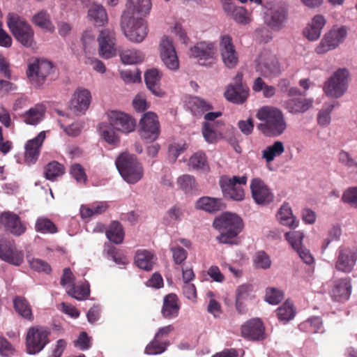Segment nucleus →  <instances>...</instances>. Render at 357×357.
Instances as JSON below:
<instances>
[{"instance_id": "obj_31", "label": "nucleus", "mask_w": 357, "mask_h": 357, "mask_svg": "<svg viewBox=\"0 0 357 357\" xmlns=\"http://www.w3.org/2000/svg\"><path fill=\"white\" fill-rule=\"evenodd\" d=\"M161 73L156 68L148 70L144 74V80L147 88L156 96H162L164 92L160 89Z\"/></svg>"}, {"instance_id": "obj_10", "label": "nucleus", "mask_w": 357, "mask_h": 357, "mask_svg": "<svg viewBox=\"0 0 357 357\" xmlns=\"http://www.w3.org/2000/svg\"><path fill=\"white\" fill-rule=\"evenodd\" d=\"M54 70L53 65L46 60H35L29 63L26 70L27 77L36 87L41 86Z\"/></svg>"}, {"instance_id": "obj_42", "label": "nucleus", "mask_w": 357, "mask_h": 357, "mask_svg": "<svg viewBox=\"0 0 357 357\" xmlns=\"http://www.w3.org/2000/svg\"><path fill=\"white\" fill-rule=\"evenodd\" d=\"M108 207L107 202H99L91 206L83 205L80 208V214L82 218H87L105 213Z\"/></svg>"}, {"instance_id": "obj_22", "label": "nucleus", "mask_w": 357, "mask_h": 357, "mask_svg": "<svg viewBox=\"0 0 357 357\" xmlns=\"http://www.w3.org/2000/svg\"><path fill=\"white\" fill-rule=\"evenodd\" d=\"M252 197L259 205H266L271 202L273 195L270 189L260 178H253L250 183Z\"/></svg>"}, {"instance_id": "obj_1", "label": "nucleus", "mask_w": 357, "mask_h": 357, "mask_svg": "<svg viewBox=\"0 0 357 357\" xmlns=\"http://www.w3.org/2000/svg\"><path fill=\"white\" fill-rule=\"evenodd\" d=\"M256 116L261 121L257 125V129L267 137L280 136L287 129V125L284 114L278 108L269 106L262 107L257 111Z\"/></svg>"}, {"instance_id": "obj_49", "label": "nucleus", "mask_w": 357, "mask_h": 357, "mask_svg": "<svg viewBox=\"0 0 357 357\" xmlns=\"http://www.w3.org/2000/svg\"><path fill=\"white\" fill-rule=\"evenodd\" d=\"M177 184L185 192H190L197 189V183L194 176L189 174L179 176L177 179Z\"/></svg>"}, {"instance_id": "obj_35", "label": "nucleus", "mask_w": 357, "mask_h": 357, "mask_svg": "<svg viewBox=\"0 0 357 357\" xmlns=\"http://www.w3.org/2000/svg\"><path fill=\"white\" fill-rule=\"evenodd\" d=\"M155 261L153 254L146 250H139L135 257V264L141 269L151 271Z\"/></svg>"}, {"instance_id": "obj_59", "label": "nucleus", "mask_w": 357, "mask_h": 357, "mask_svg": "<svg viewBox=\"0 0 357 357\" xmlns=\"http://www.w3.org/2000/svg\"><path fill=\"white\" fill-rule=\"evenodd\" d=\"M70 174L78 183H84L86 181L84 169L79 164L75 163L72 165Z\"/></svg>"}, {"instance_id": "obj_26", "label": "nucleus", "mask_w": 357, "mask_h": 357, "mask_svg": "<svg viewBox=\"0 0 357 357\" xmlns=\"http://www.w3.org/2000/svg\"><path fill=\"white\" fill-rule=\"evenodd\" d=\"M215 50L214 43L202 41L190 48V56L198 59L199 61H206L213 58Z\"/></svg>"}, {"instance_id": "obj_13", "label": "nucleus", "mask_w": 357, "mask_h": 357, "mask_svg": "<svg viewBox=\"0 0 357 357\" xmlns=\"http://www.w3.org/2000/svg\"><path fill=\"white\" fill-rule=\"evenodd\" d=\"M225 98L234 104H243L249 96V88L243 84V74L238 73L225 92Z\"/></svg>"}, {"instance_id": "obj_48", "label": "nucleus", "mask_w": 357, "mask_h": 357, "mask_svg": "<svg viewBox=\"0 0 357 357\" xmlns=\"http://www.w3.org/2000/svg\"><path fill=\"white\" fill-rule=\"evenodd\" d=\"M254 266L256 268L268 269L271 266V259L264 251H258L253 258Z\"/></svg>"}, {"instance_id": "obj_6", "label": "nucleus", "mask_w": 357, "mask_h": 357, "mask_svg": "<svg viewBox=\"0 0 357 357\" xmlns=\"http://www.w3.org/2000/svg\"><path fill=\"white\" fill-rule=\"evenodd\" d=\"M255 62L256 71L266 78L278 77L282 73L277 56L268 50L261 52Z\"/></svg>"}, {"instance_id": "obj_58", "label": "nucleus", "mask_w": 357, "mask_h": 357, "mask_svg": "<svg viewBox=\"0 0 357 357\" xmlns=\"http://www.w3.org/2000/svg\"><path fill=\"white\" fill-rule=\"evenodd\" d=\"M189 104L192 107H194L195 109L201 112L208 111L213 108L211 103L197 96L190 98Z\"/></svg>"}, {"instance_id": "obj_54", "label": "nucleus", "mask_w": 357, "mask_h": 357, "mask_svg": "<svg viewBox=\"0 0 357 357\" xmlns=\"http://www.w3.org/2000/svg\"><path fill=\"white\" fill-rule=\"evenodd\" d=\"M285 237L294 250H297L303 247L302 242L304 237L303 232L300 231L287 232L285 234Z\"/></svg>"}, {"instance_id": "obj_23", "label": "nucleus", "mask_w": 357, "mask_h": 357, "mask_svg": "<svg viewBox=\"0 0 357 357\" xmlns=\"http://www.w3.org/2000/svg\"><path fill=\"white\" fill-rule=\"evenodd\" d=\"M91 96L87 89L77 90L70 100V109L77 115L83 114L88 109Z\"/></svg>"}, {"instance_id": "obj_43", "label": "nucleus", "mask_w": 357, "mask_h": 357, "mask_svg": "<svg viewBox=\"0 0 357 357\" xmlns=\"http://www.w3.org/2000/svg\"><path fill=\"white\" fill-rule=\"evenodd\" d=\"M278 219L281 224L290 227L291 228H295L298 224L296 223V218L293 215L291 209L288 204H283L278 213Z\"/></svg>"}, {"instance_id": "obj_29", "label": "nucleus", "mask_w": 357, "mask_h": 357, "mask_svg": "<svg viewBox=\"0 0 357 357\" xmlns=\"http://www.w3.org/2000/svg\"><path fill=\"white\" fill-rule=\"evenodd\" d=\"M323 15H317L303 30L304 36L310 40H317L321 35V30L326 24Z\"/></svg>"}, {"instance_id": "obj_18", "label": "nucleus", "mask_w": 357, "mask_h": 357, "mask_svg": "<svg viewBox=\"0 0 357 357\" xmlns=\"http://www.w3.org/2000/svg\"><path fill=\"white\" fill-rule=\"evenodd\" d=\"M161 59L165 66L171 70H176L179 67L178 59L172 40L163 37L160 43Z\"/></svg>"}, {"instance_id": "obj_3", "label": "nucleus", "mask_w": 357, "mask_h": 357, "mask_svg": "<svg viewBox=\"0 0 357 357\" xmlns=\"http://www.w3.org/2000/svg\"><path fill=\"white\" fill-rule=\"evenodd\" d=\"M121 29L131 42L142 43L148 34V27L142 17L132 15L130 11H123L121 17Z\"/></svg>"}, {"instance_id": "obj_11", "label": "nucleus", "mask_w": 357, "mask_h": 357, "mask_svg": "<svg viewBox=\"0 0 357 357\" xmlns=\"http://www.w3.org/2000/svg\"><path fill=\"white\" fill-rule=\"evenodd\" d=\"M348 77L349 72L345 68L335 72L325 84L324 91L326 95L336 98L341 97L347 89Z\"/></svg>"}, {"instance_id": "obj_32", "label": "nucleus", "mask_w": 357, "mask_h": 357, "mask_svg": "<svg viewBox=\"0 0 357 357\" xmlns=\"http://www.w3.org/2000/svg\"><path fill=\"white\" fill-rule=\"evenodd\" d=\"M223 9L227 15L232 17L237 23L246 24L249 21L248 12L245 8L236 6L231 0L224 3Z\"/></svg>"}, {"instance_id": "obj_16", "label": "nucleus", "mask_w": 357, "mask_h": 357, "mask_svg": "<svg viewBox=\"0 0 357 357\" xmlns=\"http://www.w3.org/2000/svg\"><path fill=\"white\" fill-rule=\"evenodd\" d=\"M0 259L10 264L19 266L24 261V252L17 248L13 241L0 238Z\"/></svg>"}, {"instance_id": "obj_30", "label": "nucleus", "mask_w": 357, "mask_h": 357, "mask_svg": "<svg viewBox=\"0 0 357 357\" xmlns=\"http://www.w3.org/2000/svg\"><path fill=\"white\" fill-rule=\"evenodd\" d=\"M180 306L176 294H169L165 296L161 314L165 319H172L178 314Z\"/></svg>"}, {"instance_id": "obj_20", "label": "nucleus", "mask_w": 357, "mask_h": 357, "mask_svg": "<svg viewBox=\"0 0 357 357\" xmlns=\"http://www.w3.org/2000/svg\"><path fill=\"white\" fill-rule=\"evenodd\" d=\"M220 51L225 65L229 68H234L238 63V57L230 36L220 37Z\"/></svg>"}, {"instance_id": "obj_47", "label": "nucleus", "mask_w": 357, "mask_h": 357, "mask_svg": "<svg viewBox=\"0 0 357 357\" xmlns=\"http://www.w3.org/2000/svg\"><path fill=\"white\" fill-rule=\"evenodd\" d=\"M295 313L293 304L289 301H286L278 309V317L280 321L284 323L294 319Z\"/></svg>"}, {"instance_id": "obj_55", "label": "nucleus", "mask_w": 357, "mask_h": 357, "mask_svg": "<svg viewBox=\"0 0 357 357\" xmlns=\"http://www.w3.org/2000/svg\"><path fill=\"white\" fill-rule=\"evenodd\" d=\"M68 294L73 298L82 301L85 299L89 295V289L88 287L84 285H77L75 284L72 285L70 290L67 291Z\"/></svg>"}, {"instance_id": "obj_64", "label": "nucleus", "mask_w": 357, "mask_h": 357, "mask_svg": "<svg viewBox=\"0 0 357 357\" xmlns=\"http://www.w3.org/2000/svg\"><path fill=\"white\" fill-rule=\"evenodd\" d=\"M343 202L357 206V187L347 189L342 197Z\"/></svg>"}, {"instance_id": "obj_34", "label": "nucleus", "mask_w": 357, "mask_h": 357, "mask_svg": "<svg viewBox=\"0 0 357 357\" xmlns=\"http://www.w3.org/2000/svg\"><path fill=\"white\" fill-rule=\"evenodd\" d=\"M196 208L209 213H214L223 210L225 208V204L220 199L203 197L197 201Z\"/></svg>"}, {"instance_id": "obj_27", "label": "nucleus", "mask_w": 357, "mask_h": 357, "mask_svg": "<svg viewBox=\"0 0 357 357\" xmlns=\"http://www.w3.org/2000/svg\"><path fill=\"white\" fill-rule=\"evenodd\" d=\"M45 139V132L42 131L35 138L27 142L25 146V160L28 164H32L36 161Z\"/></svg>"}, {"instance_id": "obj_7", "label": "nucleus", "mask_w": 357, "mask_h": 357, "mask_svg": "<svg viewBox=\"0 0 357 357\" xmlns=\"http://www.w3.org/2000/svg\"><path fill=\"white\" fill-rule=\"evenodd\" d=\"M246 182L247 177L245 176H234L232 177L224 176L220 178L219 184L225 197L241 202L245 197L243 185H245Z\"/></svg>"}, {"instance_id": "obj_56", "label": "nucleus", "mask_w": 357, "mask_h": 357, "mask_svg": "<svg viewBox=\"0 0 357 357\" xmlns=\"http://www.w3.org/2000/svg\"><path fill=\"white\" fill-rule=\"evenodd\" d=\"M168 343L160 342L158 339H154L146 346L145 354L148 355H157L166 350Z\"/></svg>"}, {"instance_id": "obj_19", "label": "nucleus", "mask_w": 357, "mask_h": 357, "mask_svg": "<svg viewBox=\"0 0 357 357\" xmlns=\"http://www.w3.org/2000/svg\"><path fill=\"white\" fill-rule=\"evenodd\" d=\"M108 116L109 123L116 130L129 133L135 128V120L128 114L119 111H111Z\"/></svg>"}, {"instance_id": "obj_62", "label": "nucleus", "mask_w": 357, "mask_h": 357, "mask_svg": "<svg viewBox=\"0 0 357 357\" xmlns=\"http://www.w3.org/2000/svg\"><path fill=\"white\" fill-rule=\"evenodd\" d=\"M202 135L205 140L208 143H215L218 141V130H212L211 127L208 123H203Z\"/></svg>"}, {"instance_id": "obj_33", "label": "nucleus", "mask_w": 357, "mask_h": 357, "mask_svg": "<svg viewBox=\"0 0 357 357\" xmlns=\"http://www.w3.org/2000/svg\"><path fill=\"white\" fill-rule=\"evenodd\" d=\"M88 17L96 26H103L108 21L105 8L100 4L93 3L88 10Z\"/></svg>"}, {"instance_id": "obj_53", "label": "nucleus", "mask_w": 357, "mask_h": 357, "mask_svg": "<svg viewBox=\"0 0 357 357\" xmlns=\"http://www.w3.org/2000/svg\"><path fill=\"white\" fill-rule=\"evenodd\" d=\"M121 78L126 84H132L141 82V72L135 68L132 70H120Z\"/></svg>"}, {"instance_id": "obj_46", "label": "nucleus", "mask_w": 357, "mask_h": 357, "mask_svg": "<svg viewBox=\"0 0 357 357\" xmlns=\"http://www.w3.org/2000/svg\"><path fill=\"white\" fill-rule=\"evenodd\" d=\"M33 22L40 27L49 31H54V26L52 25L50 16L46 11L42 10L33 17Z\"/></svg>"}, {"instance_id": "obj_2", "label": "nucleus", "mask_w": 357, "mask_h": 357, "mask_svg": "<svg viewBox=\"0 0 357 357\" xmlns=\"http://www.w3.org/2000/svg\"><path fill=\"white\" fill-rule=\"evenodd\" d=\"M213 226L220 234L216 237V240L222 244L237 245L238 235L244 227L242 218L238 215L226 212L215 218Z\"/></svg>"}, {"instance_id": "obj_44", "label": "nucleus", "mask_w": 357, "mask_h": 357, "mask_svg": "<svg viewBox=\"0 0 357 357\" xmlns=\"http://www.w3.org/2000/svg\"><path fill=\"white\" fill-rule=\"evenodd\" d=\"M65 173L63 165L56 161L49 162L45 170V178L48 180H54L56 178L61 176Z\"/></svg>"}, {"instance_id": "obj_63", "label": "nucleus", "mask_w": 357, "mask_h": 357, "mask_svg": "<svg viewBox=\"0 0 357 357\" xmlns=\"http://www.w3.org/2000/svg\"><path fill=\"white\" fill-rule=\"evenodd\" d=\"M15 350L13 346L3 336H0V355L10 357L14 354Z\"/></svg>"}, {"instance_id": "obj_41", "label": "nucleus", "mask_w": 357, "mask_h": 357, "mask_svg": "<svg viewBox=\"0 0 357 357\" xmlns=\"http://www.w3.org/2000/svg\"><path fill=\"white\" fill-rule=\"evenodd\" d=\"M121 61L125 64H135L142 62L144 54L135 49H128L120 52Z\"/></svg>"}, {"instance_id": "obj_39", "label": "nucleus", "mask_w": 357, "mask_h": 357, "mask_svg": "<svg viewBox=\"0 0 357 357\" xmlns=\"http://www.w3.org/2000/svg\"><path fill=\"white\" fill-rule=\"evenodd\" d=\"M284 152V146L282 142L275 141L262 151V158L266 162H273L276 157L280 156Z\"/></svg>"}, {"instance_id": "obj_9", "label": "nucleus", "mask_w": 357, "mask_h": 357, "mask_svg": "<svg viewBox=\"0 0 357 357\" xmlns=\"http://www.w3.org/2000/svg\"><path fill=\"white\" fill-rule=\"evenodd\" d=\"M50 332L41 326L31 327L26 334V346L29 354L39 353L49 342Z\"/></svg>"}, {"instance_id": "obj_45", "label": "nucleus", "mask_w": 357, "mask_h": 357, "mask_svg": "<svg viewBox=\"0 0 357 357\" xmlns=\"http://www.w3.org/2000/svg\"><path fill=\"white\" fill-rule=\"evenodd\" d=\"M114 128L111 123L109 124L102 123L99 126V130L103 139L110 144H116L119 142V137L116 135Z\"/></svg>"}, {"instance_id": "obj_14", "label": "nucleus", "mask_w": 357, "mask_h": 357, "mask_svg": "<svg viewBox=\"0 0 357 357\" xmlns=\"http://www.w3.org/2000/svg\"><path fill=\"white\" fill-rule=\"evenodd\" d=\"M347 35V30L344 26L331 29L324 35L319 45L317 47V53L324 54L330 50L335 49L340 43H343Z\"/></svg>"}, {"instance_id": "obj_51", "label": "nucleus", "mask_w": 357, "mask_h": 357, "mask_svg": "<svg viewBox=\"0 0 357 357\" xmlns=\"http://www.w3.org/2000/svg\"><path fill=\"white\" fill-rule=\"evenodd\" d=\"M36 229L41 233L54 234L57 231L55 225L46 218H38L36 222Z\"/></svg>"}, {"instance_id": "obj_60", "label": "nucleus", "mask_w": 357, "mask_h": 357, "mask_svg": "<svg viewBox=\"0 0 357 357\" xmlns=\"http://www.w3.org/2000/svg\"><path fill=\"white\" fill-rule=\"evenodd\" d=\"M27 259L30 266L33 270L37 271L38 272H45L46 273H48L51 271L50 266L45 261L39 259H30L29 257H27Z\"/></svg>"}, {"instance_id": "obj_38", "label": "nucleus", "mask_w": 357, "mask_h": 357, "mask_svg": "<svg viewBox=\"0 0 357 357\" xmlns=\"http://www.w3.org/2000/svg\"><path fill=\"white\" fill-rule=\"evenodd\" d=\"M151 7V0H128L125 11H130L134 16L136 14L144 15L149 12Z\"/></svg>"}, {"instance_id": "obj_24", "label": "nucleus", "mask_w": 357, "mask_h": 357, "mask_svg": "<svg viewBox=\"0 0 357 357\" xmlns=\"http://www.w3.org/2000/svg\"><path fill=\"white\" fill-rule=\"evenodd\" d=\"M242 335L251 340H260L264 338V327L259 319H252L241 327Z\"/></svg>"}, {"instance_id": "obj_4", "label": "nucleus", "mask_w": 357, "mask_h": 357, "mask_svg": "<svg viewBox=\"0 0 357 357\" xmlns=\"http://www.w3.org/2000/svg\"><path fill=\"white\" fill-rule=\"evenodd\" d=\"M115 164L121 176L130 184L137 183L143 177V167L132 154L121 153L116 158Z\"/></svg>"}, {"instance_id": "obj_40", "label": "nucleus", "mask_w": 357, "mask_h": 357, "mask_svg": "<svg viewBox=\"0 0 357 357\" xmlns=\"http://www.w3.org/2000/svg\"><path fill=\"white\" fill-rule=\"evenodd\" d=\"M107 238L112 242L121 243L124 238V231L121 224L118 221H112L106 231Z\"/></svg>"}, {"instance_id": "obj_50", "label": "nucleus", "mask_w": 357, "mask_h": 357, "mask_svg": "<svg viewBox=\"0 0 357 357\" xmlns=\"http://www.w3.org/2000/svg\"><path fill=\"white\" fill-rule=\"evenodd\" d=\"M189 166L192 169L208 170V165L205 154L199 152L195 153L189 160Z\"/></svg>"}, {"instance_id": "obj_57", "label": "nucleus", "mask_w": 357, "mask_h": 357, "mask_svg": "<svg viewBox=\"0 0 357 357\" xmlns=\"http://www.w3.org/2000/svg\"><path fill=\"white\" fill-rule=\"evenodd\" d=\"M283 299V293L275 288H268L266 291V301L272 305L278 304Z\"/></svg>"}, {"instance_id": "obj_8", "label": "nucleus", "mask_w": 357, "mask_h": 357, "mask_svg": "<svg viewBox=\"0 0 357 357\" xmlns=\"http://www.w3.org/2000/svg\"><path fill=\"white\" fill-rule=\"evenodd\" d=\"M288 17V3L284 1H279L267 11L265 22L272 30L279 31L284 27Z\"/></svg>"}, {"instance_id": "obj_61", "label": "nucleus", "mask_w": 357, "mask_h": 357, "mask_svg": "<svg viewBox=\"0 0 357 357\" xmlns=\"http://www.w3.org/2000/svg\"><path fill=\"white\" fill-rule=\"evenodd\" d=\"M341 234L340 227L337 225L333 226L328 231V236L324 239L322 248L326 249L332 241L340 240Z\"/></svg>"}, {"instance_id": "obj_5", "label": "nucleus", "mask_w": 357, "mask_h": 357, "mask_svg": "<svg viewBox=\"0 0 357 357\" xmlns=\"http://www.w3.org/2000/svg\"><path fill=\"white\" fill-rule=\"evenodd\" d=\"M8 26L15 38L22 45L31 47L33 43V31L31 26L17 15L9 13Z\"/></svg>"}, {"instance_id": "obj_25", "label": "nucleus", "mask_w": 357, "mask_h": 357, "mask_svg": "<svg viewBox=\"0 0 357 357\" xmlns=\"http://www.w3.org/2000/svg\"><path fill=\"white\" fill-rule=\"evenodd\" d=\"M0 223L6 230L15 236H20L26 230L19 216L11 212H3L0 215Z\"/></svg>"}, {"instance_id": "obj_17", "label": "nucleus", "mask_w": 357, "mask_h": 357, "mask_svg": "<svg viewBox=\"0 0 357 357\" xmlns=\"http://www.w3.org/2000/svg\"><path fill=\"white\" fill-rule=\"evenodd\" d=\"M357 261V250L349 247L340 248L335 262L337 271L344 273H351Z\"/></svg>"}, {"instance_id": "obj_36", "label": "nucleus", "mask_w": 357, "mask_h": 357, "mask_svg": "<svg viewBox=\"0 0 357 357\" xmlns=\"http://www.w3.org/2000/svg\"><path fill=\"white\" fill-rule=\"evenodd\" d=\"M45 107L43 105H36L30 108L22 116L23 121L26 124L37 125L44 117Z\"/></svg>"}, {"instance_id": "obj_21", "label": "nucleus", "mask_w": 357, "mask_h": 357, "mask_svg": "<svg viewBox=\"0 0 357 357\" xmlns=\"http://www.w3.org/2000/svg\"><path fill=\"white\" fill-rule=\"evenodd\" d=\"M352 291L351 280L350 278H343L335 280L329 291L333 301L344 302L350 298Z\"/></svg>"}, {"instance_id": "obj_52", "label": "nucleus", "mask_w": 357, "mask_h": 357, "mask_svg": "<svg viewBox=\"0 0 357 357\" xmlns=\"http://www.w3.org/2000/svg\"><path fill=\"white\" fill-rule=\"evenodd\" d=\"M339 162L351 172H357V161L347 151H341L338 154Z\"/></svg>"}, {"instance_id": "obj_12", "label": "nucleus", "mask_w": 357, "mask_h": 357, "mask_svg": "<svg viewBox=\"0 0 357 357\" xmlns=\"http://www.w3.org/2000/svg\"><path fill=\"white\" fill-rule=\"evenodd\" d=\"M139 135L147 142H152L158 139L160 130V123L156 114L148 112L139 121Z\"/></svg>"}, {"instance_id": "obj_28", "label": "nucleus", "mask_w": 357, "mask_h": 357, "mask_svg": "<svg viewBox=\"0 0 357 357\" xmlns=\"http://www.w3.org/2000/svg\"><path fill=\"white\" fill-rule=\"evenodd\" d=\"M313 100L301 98H291L284 102L283 106L292 114H303L312 107Z\"/></svg>"}, {"instance_id": "obj_37", "label": "nucleus", "mask_w": 357, "mask_h": 357, "mask_svg": "<svg viewBox=\"0 0 357 357\" xmlns=\"http://www.w3.org/2000/svg\"><path fill=\"white\" fill-rule=\"evenodd\" d=\"M13 305L15 310L22 318L33 321V315L32 313L31 307L27 300L22 296H16L13 299Z\"/></svg>"}, {"instance_id": "obj_15", "label": "nucleus", "mask_w": 357, "mask_h": 357, "mask_svg": "<svg viewBox=\"0 0 357 357\" xmlns=\"http://www.w3.org/2000/svg\"><path fill=\"white\" fill-rule=\"evenodd\" d=\"M99 55L105 59L114 57L116 53V35L113 30L105 29L98 37Z\"/></svg>"}]
</instances>
